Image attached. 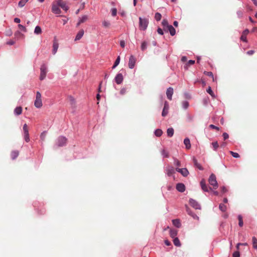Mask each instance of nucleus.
<instances>
[{"label":"nucleus","instance_id":"f257e3e1","mask_svg":"<svg viewBox=\"0 0 257 257\" xmlns=\"http://www.w3.org/2000/svg\"><path fill=\"white\" fill-rule=\"evenodd\" d=\"M43 103L42 101V96L40 92H36V99L34 102V105L37 108H41L42 106Z\"/></svg>","mask_w":257,"mask_h":257},{"label":"nucleus","instance_id":"f03ea898","mask_svg":"<svg viewBox=\"0 0 257 257\" xmlns=\"http://www.w3.org/2000/svg\"><path fill=\"white\" fill-rule=\"evenodd\" d=\"M149 21L147 19L139 18V27L141 30H145L148 25Z\"/></svg>","mask_w":257,"mask_h":257},{"label":"nucleus","instance_id":"7ed1b4c3","mask_svg":"<svg viewBox=\"0 0 257 257\" xmlns=\"http://www.w3.org/2000/svg\"><path fill=\"white\" fill-rule=\"evenodd\" d=\"M209 184L212 185L214 189H216L218 187V184L216 181V176L214 174H212L208 180Z\"/></svg>","mask_w":257,"mask_h":257},{"label":"nucleus","instance_id":"20e7f679","mask_svg":"<svg viewBox=\"0 0 257 257\" xmlns=\"http://www.w3.org/2000/svg\"><path fill=\"white\" fill-rule=\"evenodd\" d=\"M41 73L40 76V79L41 80H43L46 76L47 74V67L45 64H43L40 68Z\"/></svg>","mask_w":257,"mask_h":257},{"label":"nucleus","instance_id":"39448f33","mask_svg":"<svg viewBox=\"0 0 257 257\" xmlns=\"http://www.w3.org/2000/svg\"><path fill=\"white\" fill-rule=\"evenodd\" d=\"M67 139L64 137H59L58 138L57 145L58 147H62L66 145Z\"/></svg>","mask_w":257,"mask_h":257},{"label":"nucleus","instance_id":"423d86ee","mask_svg":"<svg viewBox=\"0 0 257 257\" xmlns=\"http://www.w3.org/2000/svg\"><path fill=\"white\" fill-rule=\"evenodd\" d=\"M136 62V58L133 55H131L129 59L128 64V67L130 69H133L135 66Z\"/></svg>","mask_w":257,"mask_h":257},{"label":"nucleus","instance_id":"0eeeda50","mask_svg":"<svg viewBox=\"0 0 257 257\" xmlns=\"http://www.w3.org/2000/svg\"><path fill=\"white\" fill-rule=\"evenodd\" d=\"M57 3L59 7L65 11L69 9V7L67 6L66 2L62 0H58Z\"/></svg>","mask_w":257,"mask_h":257},{"label":"nucleus","instance_id":"6e6552de","mask_svg":"<svg viewBox=\"0 0 257 257\" xmlns=\"http://www.w3.org/2000/svg\"><path fill=\"white\" fill-rule=\"evenodd\" d=\"M58 4H53L52 5V12L55 14H60L61 12Z\"/></svg>","mask_w":257,"mask_h":257},{"label":"nucleus","instance_id":"1a4fd4ad","mask_svg":"<svg viewBox=\"0 0 257 257\" xmlns=\"http://www.w3.org/2000/svg\"><path fill=\"white\" fill-rule=\"evenodd\" d=\"M189 203L190 205L196 209H200V205L195 200L190 199L189 200Z\"/></svg>","mask_w":257,"mask_h":257},{"label":"nucleus","instance_id":"9d476101","mask_svg":"<svg viewBox=\"0 0 257 257\" xmlns=\"http://www.w3.org/2000/svg\"><path fill=\"white\" fill-rule=\"evenodd\" d=\"M59 47V44L58 42V41L56 39V38H54L53 40V50H52V53L54 55H55Z\"/></svg>","mask_w":257,"mask_h":257},{"label":"nucleus","instance_id":"9b49d317","mask_svg":"<svg viewBox=\"0 0 257 257\" xmlns=\"http://www.w3.org/2000/svg\"><path fill=\"white\" fill-rule=\"evenodd\" d=\"M176 171L180 173L184 177H186L189 174V171L186 168H176Z\"/></svg>","mask_w":257,"mask_h":257},{"label":"nucleus","instance_id":"f8f14e48","mask_svg":"<svg viewBox=\"0 0 257 257\" xmlns=\"http://www.w3.org/2000/svg\"><path fill=\"white\" fill-rule=\"evenodd\" d=\"M123 80V77L122 74L121 73L117 74L115 77V81L117 84H121Z\"/></svg>","mask_w":257,"mask_h":257},{"label":"nucleus","instance_id":"ddd939ff","mask_svg":"<svg viewBox=\"0 0 257 257\" xmlns=\"http://www.w3.org/2000/svg\"><path fill=\"white\" fill-rule=\"evenodd\" d=\"M249 33V30L248 29H245L242 33V35L240 37V40L244 42H247L246 36Z\"/></svg>","mask_w":257,"mask_h":257},{"label":"nucleus","instance_id":"4468645a","mask_svg":"<svg viewBox=\"0 0 257 257\" xmlns=\"http://www.w3.org/2000/svg\"><path fill=\"white\" fill-rule=\"evenodd\" d=\"M173 94V88L172 87H169L167 89L166 91L167 97L168 99L172 100V97Z\"/></svg>","mask_w":257,"mask_h":257},{"label":"nucleus","instance_id":"2eb2a0df","mask_svg":"<svg viewBox=\"0 0 257 257\" xmlns=\"http://www.w3.org/2000/svg\"><path fill=\"white\" fill-rule=\"evenodd\" d=\"M168 109H169V104L167 103V102L166 101L164 104V106L163 108V111L162 112V115L163 116H165L166 115H167V114H168Z\"/></svg>","mask_w":257,"mask_h":257},{"label":"nucleus","instance_id":"dca6fc26","mask_svg":"<svg viewBox=\"0 0 257 257\" xmlns=\"http://www.w3.org/2000/svg\"><path fill=\"white\" fill-rule=\"evenodd\" d=\"M176 189L180 192H183L185 190V186L183 183H178L176 185Z\"/></svg>","mask_w":257,"mask_h":257},{"label":"nucleus","instance_id":"f3484780","mask_svg":"<svg viewBox=\"0 0 257 257\" xmlns=\"http://www.w3.org/2000/svg\"><path fill=\"white\" fill-rule=\"evenodd\" d=\"M166 30L169 31L170 35L172 36H174L176 34V30L172 25L168 26V28L166 29Z\"/></svg>","mask_w":257,"mask_h":257},{"label":"nucleus","instance_id":"a211bd4d","mask_svg":"<svg viewBox=\"0 0 257 257\" xmlns=\"http://www.w3.org/2000/svg\"><path fill=\"white\" fill-rule=\"evenodd\" d=\"M167 174L169 176H172L175 173V170L172 167H169L166 169Z\"/></svg>","mask_w":257,"mask_h":257},{"label":"nucleus","instance_id":"6ab92c4d","mask_svg":"<svg viewBox=\"0 0 257 257\" xmlns=\"http://www.w3.org/2000/svg\"><path fill=\"white\" fill-rule=\"evenodd\" d=\"M200 185H201L202 189L204 191H205V192H208V187H207V185L205 184V182L204 180L203 179V180H201V181L200 182Z\"/></svg>","mask_w":257,"mask_h":257},{"label":"nucleus","instance_id":"aec40b11","mask_svg":"<svg viewBox=\"0 0 257 257\" xmlns=\"http://www.w3.org/2000/svg\"><path fill=\"white\" fill-rule=\"evenodd\" d=\"M84 33V32L83 30H80L78 32V33H77V34L75 37V41L79 40L83 36Z\"/></svg>","mask_w":257,"mask_h":257},{"label":"nucleus","instance_id":"412c9836","mask_svg":"<svg viewBox=\"0 0 257 257\" xmlns=\"http://www.w3.org/2000/svg\"><path fill=\"white\" fill-rule=\"evenodd\" d=\"M173 224L177 228H180L181 226L180 221L178 219L172 220Z\"/></svg>","mask_w":257,"mask_h":257},{"label":"nucleus","instance_id":"4be33fe9","mask_svg":"<svg viewBox=\"0 0 257 257\" xmlns=\"http://www.w3.org/2000/svg\"><path fill=\"white\" fill-rule=\"evenodd\" d=\"M186 211L187 212L188 214L191 216L194 219L197 220L199 219V217L197 216V215L195 214L192 213L190 209L187 206H186Z\"/></svg>","mask_w":257,"mask_h":257},{"label":"nucleus","instance_id":"5701e85b","mask_svg":"<svg viewBox=\"0 0 257 257\" xmlns=\"http://www.w3.org/2000/svg\"><path fill=\"white\" fill-rule=\"evenodd\" d=\"M184 144L186 146L187 149H189L191 148V144L190 140L188 138H186L184 140Z\"/></svg>","mask_w":257,"mask_h":257},{"label":"nucleus","instance_id":"b1692460","mask_svg":"<svg viewBox=\"0 0 257 257\" xmlns=\"http://www.w3.org/2000/svg\"><path fill=\"white\" fill-rule=\"evenodd\" d=\"M22 112V107L21 106L17 107L14 110V113L17 115H20Z\"/></svg>","mask_w":257,"mask_h":257},{"label":"nucleus","instance_id":"393cba45","mask_svg":"<svg viewBox=\"0 0 257 257\" xmlns=\"http://www.w3.org/2000/svg\"><path fill=\"white\" fill-rule=\"evenodd\" d=\"M193 163L195 167H196L197 168H198L200 170H202L203 168L201 166L200 164H199L197 162V160L195 158H193Z\"/></svg>","mask_w":257,"mask_h":257},{"label":"nucleus","instance_id":"a878e982","mask_svg":"<svg viewBox=\"0 0 257 257\" xmlns=\"http://www.w3.org/2000/svg\"><path fill=\"white\" fill-rule=\"evenodd\" d=\"M170 235L172 238L176 237L177 235V230L174 229H171L170 230Z\"/></svg>","mask_w":257,"mask_h":257},{"label":"nucleus","instance_id":"bb28decb","mask_svg":"<svg viewBox=\"0 0 257 257\" xmlns=\"http://www.w3.org/2000/svg\"><path fill=\"white\" fill-rule=\"evenodd\" d=\"M19 154V152L18 151H12L11 154V156L12 159L14 160L15 159Z\"/></svg>","mask_w":257,"mask_h":257},{"label":"nucleus","instance_id":"cd10ccee","mask_svg":"<svg viewBox=\"0 0 257 257\" xmlns=\"http://www.w3.org/2000/svg\"><path fill=\"white\" fill-rule=\"evenodd\" d=\"M167 135L169 137H172L174 134V130L172 127L168 128L167 131Z\"/></svg>","mask_w":257,"mask_h":257},{"label":"nucleus","instance_id":"c85d7f7f","mask_svg":"<svg viewBox=\"0 0 257 257\" xmlns=\"http://www.w3.org/2000/svg\"><path fill=\"white\" fill-rule=\"evenodd\" d=\"M162 24L163 26L164 27L165 31H166V29L168 28V26H169L170 25L168 24V21L166 19H164L163 21L162 22Z\"/></svg>","mask_w":257,"mask_h":257},{"label":"nucleus","instance_id":"c756f323","mask_svg":"<svg viewBox=\"0 0 257 257\" xmlns=\"http://www.w3.org/2000/svg\"><path fill=\"white\" fill-rule=\"evenodd\" d=\"M253 247L257 249V239L255 236L252 238Z\"/></svg>","mask_w":257,"mask_h":257},{"label":"nucleus","instance_id":"7c9ffc66","mask_svg":"<svg viewBox=\"0 0 257 257\" xmlns=\"http://www.w3.org/2000/svg\"><path fill=\"white\" fill-rule=\"evenodd\" d=\"M173 243L175 244V245L177 246H180L181 245V243L178 237L174 238Z\"/></svg>","mask_w":257,"mask_h":257},{"label":"nucleus","instance_id":"2f4dec72","mask_svg":"<svg viewBox=\"0 0 257 257\" xmlns=\"http://www.w3.org/2000/svg\"><path fill=\"white\" fill-rule=\"evenodd\" d=\"M34 33L36 34H40L42 33V30L40 27L36 26L35 29Z\"/></svg>","mask_w":257,"mask_h":257},{"label":"nucleus","instance_id":"473e14b6","mask_svg":"<svg viewBox=\"0 0 257 257\" xmlns=\"http://www.w3.org/2000/svg\"><path fill=\"white\" fill-rule=\"evenodd\" d=\"M120 62V57L118 56L116 59L115 60L114 63L112 66V69H114L115 67H116L119 63Z\"/></svg>","mask_w":257,"mask_h":257},{"label":"nucleus","instance_id":"72a5a7b5","mask_svg":"<svg viewBox=\"0 0 257 257\" xmlns=\"http://www.w3.org/2000/svg\"><path fill=\"white\" fill-rule=\"evenodd\" d=\"M163 134V132L160 129H157L155 132V135L157 136V137H160L161 136V135H162Z\"/></svg>","mask_w":257,"mask_h":257},{"label":"nucleus","instance_id":"f704fd0d","mask_svg":"<svg viewBox=\"0 0 257 257\" xmlns=\"http://www.w3.org/2000/svg\"><path fill=\"white\" fill-rule=\"evenodd\" d=\"M88 19V16L84 15L81 18H80V23H84L86 22Z\"/></svg>","mask_w":257,"mask_h":257},{"label":"nucleus","instance_id":"c9c22d12","mask_svg":"<svg viewBox=\"0 0 257 257\" xmlns=\"http://www.w3.org/2000/svg\"><path fill=\"white\" fill-rule=\"evenodd\" d=\"M29 0H21L19 2L18 5L20 7H24Z\"/></svg>","mask_w":257,"mask_h":257},{"label":"nucleus","instance_id":"e433bc0d","mask_svg":"<svg viewBox=\"0 0 257 257\" xmlns=\"http://www.w3.org/2000/svg\"><path fill=\"white\" fill-rule=\"evenodd\" d=\"M147 48V43L146 41H144L141 45V50L142 51H145Z\"/></svg>","mask_w":257,"mask_h":257},{"label":"nucleus","instance_id":"4c0bfd02","mask_svg":"<svg viewBox=\"0 0 257 257\" xmlns=\"http://www.w3.org/2000/svg\"><path fill=\"white\" fill-rule=\"evenodd\" d=\"M238 219L239 221V222H238L239 226L240 227H242L243 226V222L242 217L240 215L238 216Z\"/></svg>","mask_w":257,"mask_h":257},{"label":"nucleus","instance_id":"58836bf2","mask_svg":"<svg viewBox=\"0 0 257 257\" xmlns=\"http://www.w3.org/2000/svg\"><path fill=\"white\" fill-rule=\"evenodd\" d=\"M47 132L44 131L41 134L40 139L42 141H44L46 137Z\"/></svg>","mask_w":257,"mask_h":257},{"label":"nucleus","instance_id":"ea45409f","mask_svg":"<svg viewBox=\"0 0 257 257\" xmlns=\"http://www.w3.org/2000/svg\"><path fill=\"white\" fill-rule=\"evenodd\" d=\"M207 92L212 97H215L214 93H213V91L212 90L211 87H208V89H207Z\"/></svg>","mask_w":257,"mask_h":257},{"label":"nucleus","instance_id":"a19ab883","mask_svg":"<svg viewBox=\"0 0 257 257\" xmlns=\"http://www.w3.org/2000/svg\"><path fill=\"white\" fill-rule=\"evenodd\" d=\"M204 74L208 76L211 77L212 78L213 81H215L213 73L211 72L205 71Z\"/></svg>","mask_w":257,"mask_h":257},{"label":"nucleus","instance_id":"79ce46f5","mask_svg":"<svg viewBox=\"0 0 257 257\" xmlns=\"http://www.w3.org/2000/svg\"><path fill=\"white\" fill-rule=\"evenodd\" d=\"M161 18H162V16H161V14H160L159 13H157L155 14V18L156 21H160L161 19Z\"/></svg>","mask_w":257,"mask_h":257},{"label":"nucleus","instance_id":"37998d69","mask_svg":"<svg viewBox=\"0 0 257 257\" xmlns=\"http://www.w3.org/2000/svg\"><path fill=\"white\" fill-rule=\"evenodd\" d=\"M23 131H24V134L29 133L28 126L26 123H25L23 125Z\"/></svg>","mask_w":257,"mask_h":257},{"label":"nucleus","instance_id":"c03bdc74","mask_svg":"<svg viewBox=\"0 0 257 257\" xmlns=\"http://www.w3.org/2000/svg\"><path fill=\"white\" fill-rule=\"evenodd\" d=\"M219 209H220L221 211H223V212H224L225 211L226 209V205H225L224 204H220L219 205Z\"/></svg>","mask_w":257,"mask_h":257},{"label":"nucleus","instance_id":"a18cd8bd","mask_svg":"<svg viewBox=\"0 0 257 257\" xmlns=\"http://www.w3.org/2000/svg\"><path fill=\"white\" fill-rule=\"evenodd\" d=\"M103 26L105 28H108L110 25V23L108 21H104L102 22Z\"/></svg>","mask_w":257,"mask_h":257},{"label":"nucleus","instance_id":"49530a36","mask_svg":"<svg viewBox=\"0 0 257 257\" xmlns=\"http://www.w3.org/2000/svg\"><path fill=\"white\" fill-rule=\"evenodd\" d=\"M127 91V89L125 87H122L121 88L119 93L120 94L123 95H124Z\"/></svg>","mask_w":257,"mask_h":257},{"label":"nucleus","instance_id":"de8ad7c7","mask_svg":"<svg viewBox=\"0 0 257 257\" xmlns=\"http://www.w3.org/2000/svg\"><path fill=\"white\" fill-rule=\"evenodd\" d=\"M24 139L26 142H29L30 141L29 133L24 134Z\"/></svg>","mask_w":257,"mask_h":257},{"label":"nucleus","instance_id":"09e8293b","mask_svg":"<svg viewBox=\"0 0 257 257\" xmlns=\"http://www.w3.org/2000/svg\"><path fill=\"white\" fill-rule=\"evenodd\" d=\"M230 154L232 156V157L235 158H238L240 157L238 153L233 152L232 151H230Z\"/></svg>","mask_w":257,"mask_h":257},{"label":"nucleus","instance_id":"8fccbe9b","mask_svg":"<svg viewBox=\"0 0 257 257\" xmlns=\"http://www.w3.org/2000/svg\"><path fill=\"white\" fill-rule=\"evenodd\" d=\"M212 145L214 150H216L217 148L219 147V145L218 144L217 142H214L212 143Z\"/></svg>","mask_w":257,"mask_h":257},{"label":"nucleus","instance_id":"3c124183","mask_svg":"<svg viewBox=\"0 0 257 257\" xmlns=\"http://www.w3.org/2000/svg\"><path fill=\"white\" fill-rule=\"evenodd\" d=\"M182 106L184 109H187L189 106V102L187 101H184L182 102Z\"/></svg>","mask_w":257,"mask_h":257},{"label":"nucleus","instance_id":"603ef678","mask_svg":"<svg viewBox=\"0 0 257 257\" xmlns=\"http://www.w3.org/2000/svg\"><path fill=\"white\" fill-rule=\"evenodd\" d=\"M162 154L163 156L164 157L168 158L169 157V153L168 152H167L166 150H163L162 151Z\"/></svg>","mask_w":257,"mask_h":257},{"label":"nucleus","instance_id":"864d4df0","mask_svg":"<svg viewBox=\"0 0 257 257\" xmlns=\"http://www.w3.org/2000/svg\"><path fill=\"white\" fill-rule=\"evenodd\" d=\"M111 15L113 16V17H114L116 15V14H117V10L116 8H113L111 9Z\"/></svg>","mask_w":257,"mask_h":257},{"label":"nucleus","instance_id":"5fc2aeb1","mask_svg":"<svg viewBox=\"0 0 257 257\" xmlns=\"http://www.w3.org/2000/svg\"><path fill=\"white\" fill-rule=\"evenodd\" d=\"M18 27L22 31H23L24 32L27 31V29H26V27L21 24L18 25Z\"/></svg>","mask_w":257,"mask_h":257},{"label":"nucleus","instance_id":"6e6d98bb","mask_svg":"<svg viewBox=\"0 0 257 257\" xmlns=\"http://www.w3.org/2000/svg\"><path fill=\"white\" fill-rule=\"evenodd\" d=\"M194 63H195L194 60H189L188 62L187 66L185 67V68L187 69L188 65H192L194 64Z\"/></svg>","mask_w":257,"mask_h":257},{"label":"nucleus","instance_id":"4d7b16f0","mask_svg":"<svg viewBox=\"0 0 257 257\" xmlns=\"http://www.w3.org/2000/svg\"><path fill=\"white\" fill-rule=\"evenodd\" d=\"M232 256H233V257H239V256H240L239 252L238 251L234 252Z\"/></svg>","mask_w":257,"mask_h":257},{"label":"nucleus","instance_id":"13d9d810","mask_svg":"<svg viewBox=\"0 0 257 257\" xmlns=\"http://www.w3.org/2000/svg\"><path fill=\"white\" fill-rule=\"evenodd\" d=\"M209 127L211 128H212V129H215L217 131H219V128L213 124H210L209 125Z\"/></svg>","mask_w":257,"mask_h":257},{"label":"nucleus","instance_id":"bf43d9fd","mask_svg":"<svg viewBox=\"0 0 257 257\" xmlns=\"http://www.w3.org/2000/svg\"><path fill=\"white\" fill-rule=\"evenodd\" d=\"M15 43V42L13 40H10L6 43V44L9 45H13Z\"/></svg>","mask_w":257,"mask_h":257},{"label":"nucleus","instance_id":"052dcab7","mask_svg":"<svg viewBox=\"0 0 257 257\" xmlns=\"http://www.w3.org/2000/svg\"><path fill=\"white\" fill-rule=\"evenodd\" d=\"M222 136L224 140L227 139L229 138V136L226 133H224Z\"/></svg>","mask_w":257,"mask_h":257},{"label":"nucleus","instance_id":"680f3d73","mask_svg":"<svg viewBox=\"0 0 257 257\" xmlns=\"http://www.w3.org/2000/svg\"><path fill=\"white\" fill-rule=\"evenodd\" d=\"M125 42L123 40H121L120 42V45L122 48H124L125 47Z\"/></svg>","mask_w":257,"mask_h":257},{"label":"nucleus","instance_id":"e2e57ef3","mask_svg":"<svg viewBox=\"0 0 257 257\" xmlns=\"http://www.w3.org/2000/svg\"><path fill=\"white\" fill-rule=\"evenodd\" d=\"M254 52H255L254 50H249V51H248L246 53L248 55H253L254 53Z\"/></svg>","mask_w":257,"mask_h":257},{"label":"nucleus","instance_id":"0e129e2a","mask_svg":"<svg viewBox=\"0 0 257 257\" xmlns=\"http://www.w3.org/2000/svg\"><path fill=\"white\" fill-rule=\"evenodd\" d=\"M157 32L158 33L160 34V35H163V30L162 29H161L160 28H159L157 30Z\"/></svg>","mask_w":257,"mask_h":257},{"label":"nucleus","instance_id":"69168bd1","mask_svg":"<svg viewBox=\"0 0 257 257\" xmlns=\"http://www.w3.org/2000/svg\"><path fill=\"white\" fill-rule=\"evenodd\" d=\"M175 164L178 167H179L181 165L180 162L178 160H175Z\"/></svg>","mask_w":257,"mask_h":257},{"label":"nucleus","instance_id":"338daca9","mask_svg":"<svg viewBox=\"0 0 257 257\" xmlns=\"http://www.w3.org/2000/svg\"><path fill=\"white\" fill-rule=\"evenodd\" d=\"M70 100L71 101V104L72 105H74L75 104V100L74 98H73L72 97H70Z\"/></svg>","mask_w":257,"mask_h":257},{"label":"nucleus","instance_id":"774afa93","mask_svg":"<svg viewBox=\"0 0 257 257\" xmlns=\"http://www.w3.org/2000/svg\"><path fill=\"white\" fill-rule=\"evenodd\" d=\"M14 22L16 23H20L21 22V20L19 18H16L14 19Z\"/></svg>","mask_w":257,"mask_h":257}]
</instances>
